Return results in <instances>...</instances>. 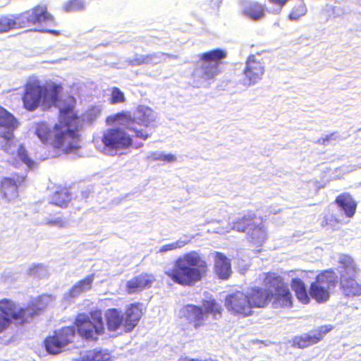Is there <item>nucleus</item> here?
I'll return each mask as SVG.
<instances>
[{
  "mask_svg": "<svg viewBox=\"0 0 361 361\" xmlns=\"http://www.w3.org/2000/svg\"><path fill=\"white\" fill-rule=\"evenodd\" d=\"M143 312L140 304H131L123 314V329L126 332H130L138 324Z\"/></svg>",
  "mask_w": 361,
  "mask_h": 361,
  "instance_id": "nucleus-23",
  "label": "nucleus"
},
{
  "mask_svg": "<svg viewBox=\"0 0 361 361\" xmlns=\"http://www.w3.org/2000/svg\"><path fill=\"white\" fill-rule=\"evenodd\" d=\"M106 150L110 154L126 149L133 144L131 137L122 128H114L106 130L102 137Z\"/></svg>",
  "mask_w": 361,
  "mask_h": 361,
  "instance_id": "nucleus-11",
  "label": "nucleus"
},
{
  "mask_svg": "<svg viewBox=\"0 0 361 361\" xmlns=\"http://www.w3.org/2000/svg\"><path fill=\"white\" fill-rule=\"evenodd\" d=\"M107 327L109 331H116L121 326H123V315L115 308L109 309L105 313Z\"/></svg>",
  "mask_w": 361,
  "mask_h": 361,
  "instance_id": "nucleus-31",
  "label": "nucleus"
},
{
  "mask_svg": "<svg viewBox=\"0 0 361 361\" xmlns=\"http://www.w3.org/2000/svg\"><path fill=\"white\" fill-rule=\"evenodd\" d=\"M155 281L152 274H141L129 280L126 283V291L129 294L142 291L145 288H150Z\"/></svg>",
  "mask_w": 361,
  "mask_h": 361,
  "instance_id": "nucleus-19",
  "label": "nucleus"
},
{
  "mask_svg": "<svg viewBox=\"0 0 361 361\" xmlns=\"http://www.w3.org/2000/svg\"><path fill=\"white\" fill-rule=\"evenodd\" d=\"M321 341V337L316 334H306L302 336L295 337L293 345L300 348H306L310 345L318 343Z\"/></svg>",
  "mask_w": 361,
  "mask_h": 361,
  "instance_id": "nucleus-36",
  "label": "nucleus"
},
{
  "mask_svg": "<svg viewBox=\"0 0 361 361\" xmlns=\"http://www.w3.org/2000/svg\"><path fill=\"white\" fill-rule=\"evenodd\" d=\"M71 200V195L66 190H61L54 192L51 199V203L60 207H66Z\"/></svg>",
  "mask_w": 361,
  "mask_h": 361,
  "instance_id": "nucleus-37",
  "label": "nucleus"
},
{
  "mask_svg": "<svg viewBox=\"0 0 361 361\" xmlns=\"http://www.w3.org/2000/svg\"><path fill=\"white\" fill-rule=\"evenodd\" d=\"M45 224L51 226L63 227L65 225V221L61 218L48 219L45 221Z\"/></svg>",
  "mask_w": 361,
  "mask_h": 361,
  "instance_id": "nucleus-44",
  "label": "nucleus"
},
{
  "mask_svg": "<svg viewBox=\"0 0 361 361\" xmlns=\"http://www.w3.org/2000/svg\"><path fill=\"white\" fill-rule=\"evenodd\" d=\"M255 215L254 214H247L238 217L232 223L229 224L226 228H222L217 231L218 233L225 234L231 230L238 232L246 233L249 228L255 226Z\"/></svg>",
  "mask_w": 361,
  "mask_h": 361,
  "instance_id": "nucleus-21",
  "label": "nucleus"
},
{
  "mask_svg": "<svg viewBox=\"0 0 361 361\" xmlns=\"http://www.w3.org/2000/svg\"><path fill=\"white\" fill-rule=\"evenodd\" d=\"M0 313L11 318L16 325H24L30 322L35 312L31 307H20L13 300L4 298L0 300Z\"/></svg>",
  "mask_w": 361,
  "mask_h": 361,
  "instance_id": "nucleus-12",
  "label": "nucleus"
},
{
  "mask_svg": "<svg viewBox=\"0 0 361 361\" xmlns=\"http://www.w3.org/2000/svg\"><path fill=\"white\" fill-rule=\"evenodd\" d=\"M360 169H361V157L357 158V162L355 164H350V166H347L346 169H344L343 171L346 173H348Z\"/></svg>",
  "mask_w": 361,
  "mask_h": 361,
  "instance_id": "nucleus-47",
  "label": "nucleus"
},
{
  "mask_svg": "<svg viewBox=\"0 0 361 361\" xmlns=\"http://www.w3.org/2000/svg\"><path fill=\"white\" fill-rule=\"evenodd\" d=\"M267 289L263 290L261 288H252L247 291L251 310L253 307H264L270 301V295H273L272 289L269 288V284L265 282Z\"/></svg>",
  "mask_w": 361,
  "mask_h": 361,
  "instance_id": "nucleus-20",
  "label": "nucleus"
},
{
  "mask_svg": "<svg viewBox=\"0 0 361 361\" xmlns=\"http://www.w3.org/2000/svg\"><path fill=\"white\" fill-rule=\"evenodd\" d=\"M227 53L225 50L216 49L200 56L193 71L194 82L198 87H207L220 73L219 65L225 59Z\"/></svg>",
  "mask_w": 361,
  "mask_h": 361,
  "instance_id": "nucleus-5",
  "label": "nucleus"
},
{
  "mask_svg": "<svg viewBox=\"0 0 361 361\" xmlns=\"http://www.w3.org/2000/svg\"><path fill=\"white\" fill-rule=\"evenodd\" d=\"M339 273L341 278L355 277L359 271L354 259L349 255H342L339 257Z\"/></svg>",
  "mask_w": 361,
  "mask_h": 361,
  "instance_id": "nucleus-26",
  "label": "nucleus"
},
{
  "mask_svg": "<svg viewBox=\"0 0 361 361\" xmlns=\"http://www.w3.org/2000/svg\"><path fill=\"white\" fill-rule=\"evenodd\" d=\"M54 300V298L51 295H43L29 303L25 307H31L35 312L30 318V322L50 305Z\"/></svg>",
  "mask_w": 361,
  "mask_h": 361,
  "instance_id": "nucleus-32",
  "label": "nucleus"
},
{
  "mask_svg": "<svg viewBox=\"0 0 361 361\" xmlns=\"http://www.w3.org/2000/svg\"><path fill=\"white\" fill-rule=\"evenodd\" d=\"M332 329L331 325H325L319 327L318 331H315L312 334H316L317 336H320L321 339L324 337L325 334L329 332Z\"/></svg>",
  "mask_w": 361,
  "mask_h": 361,
  "instance_id": "nucleus-45",
  "label": "nucleus"
},
{
  "mask_svg": "<svg viewBox=\"0 0 361 361\" xmlns=\"http://www.w3.org/2000/svg\"><path fill=\"white\" fill-rule=\"evenodd\" d=\"M25 180V176H17L13 178H4L1 180V188L3 196L11 201L18 197V187Z\"/></svg>",
  "mask_w": 361,
  "mask_h": 361,
  "instance_id": "nucleus-22",
  "label": "nucleus"
},
{
  "mask_svg": "<svg viewBox=\"0 0 361 361\" xmlns=\"http://www.w3.org/2000/svg\"><path fill=\"white\" fill-rule=\"evenodd\" d=\"M168 58L177 59V56L163 52L153 53L147 55H136L133 59L129 60V63L133 66L159 63L166 61Z\"/></svg>",
  "mask_w": 361,
  "mask_h": 361,
  "instance_id": "nucleus-25",
  "label": "nucleus"
},
{
  "mask_svg": "<svg viewBox=\"0 0 361 361\" xmlns=\"http://www.w3.org/2000/svg\"><path fill=\"white\" fill-rule=\"evenodd\" d=\"M214 262V271L216 275L222 279H227L232 272L230 260L224 255L216 252Z\"/></svg>",
  "mask_w": 361,
  "mask_h": 361,
  "instance_id": "nucleus-27",
  "label": "nucleus"
},
{
  "mask_svg": "<svg viewBox=\"0 0 361 361\" xmlns=\"http://www.w3.org/2000/svg\"><path fill=\"white\" fill-rule=\"evenodd\" d=\"M336 134L333 133L329 135H326L325 138L322 139V142L319 141V142L323 145H326L331 140H336Z\"/></svg>",
  "mask_w": 361,
  "mask_h": 361,
  "instance_id": "nucleus-49",
  "label": "nucleus"
},
{
  "mask_svg": "<svg viewBox=\"0 0 361 361\" xmlns=\"http://www.w3.org/2000/svg\"><path fill=\"white\" fill-rule=\"evenodd\" d=\"M74 326H66L59 330L54 336L45 341V347L49 354H59L69 343L72 342L75 336Z\"/></svg>",
  "mask_w": 361,
  "mask_h": 361,
  "instance_id": "nucleus-13",
  "label": "nucleus"
},
{
  "mask_svg": "<svg viewBox=\"0 0 361 361\" xmlns=\"http://www.w3.org/2000/svg\"><path fill=\"white\" fill-rule=\"evenodd\" d=\"M243 12L245 16L254 20L262 18L264 15L262 6L257 2L245 3L243 8Z\"/></svg>",
  "mask_w": 361,
  "mask_h": 361,
  "instance_id": "nucleus-34",
  "label": "nucleus"
},
{
  "mask_svg": "<svg viewBox=\"0 0 361 361\" xmlns=\"http://www.w3.org/2000/svg\"><path fill=\"white\" fill-rule=\"evenodd\" d=\"M273 4L275 5V8L271 10L272 13H278L281 11L283 6L287 3L288 0H269Z\"/></svg>",
  "mask_w": 361,
  "mask_h": 361,
  "instance_id": "nucleus-43",
  "label": "nucleus"
},
{
  "mask_svg": "<svg viewBox=\"0 0 361 361\" xmlns=\"http://www.w3.org/2000/svg\"><path fill=\"white\" fill-rule=\"evenodd\" d=\"M337 283V276L332 271H326L317 276L310 286V294L318 302L327 301L330 292Z\"/></svg>",
  "mask_w": 361,
  "mask_h": 361,
  "instance_id": "nucleus-8",
  "label": "nucleus"
},
{
  "mask_svg": "<svg viewBox=\"0 0 361 361\" xmlns=\"http://www.w3.org/2000/svg\"><path fill=\"white\" fill-rule=\"evenodd\" d=\"M225 306L228 312L233 314L247 317L252 313L247 293L237 291L228 295L225 300Z\"/></svg>",
  "mask_w": 361,
  "mask_h": 361,
  "instance_id": "nucleus-14",
  "label": "nucleus"
},
{
  "mask_svg": "<svg viewBox=\"0 0 361 361\" xmlns=\"http://www.w3.org/2000/svg\"><path fill=\"white\" fill-rule=\"evenodd\" d=\"M264 282L267 285L269 284V288L273 290V295H270V300L274 299L273 307L274 308L291 307L292 295L281 276L269 274Z\"/></svg>",
  "mask_w": 361,
  "mask_h": 361,
  "instance_id": "nucleus-10",
  "label": "nucleus"
},
{
  "mask_svg": "<svg viewBox=\"0 0 361 361\" xmlns=\"http://www.w3.org/2000/svg\"><path fill=\"white\" fill-rule=\"evenodd\" d=\"M124 94L117 87H114L111 92V102L112 104H118L124 102Z\"/></svg>",
  "mask_w": 361,
  "mask_h": 361,
  "instance_id": "nucleus-41",
  "label": "nucleus"
},
{
  "mask_svg": "<svg viewBox=\"0 0 361 361\" xmlns=\"http://www.w3.org/2000/svg\"><path fill=\"white\" fill-rule=\"evenodd\" d=\"M12 322L13 321H11V318L0 313V334L6 331L12 324Z\"/></svg>",
  "mask_w": 361,
  "mask_h": 361,
  "instance_id": "nucleus-42",
  "label": "nucleus"
},
{
  "mask_svg": "<svg viewBox=\"0 0 361 361\" xmlns=\"http://www.w3.org/2000/svg\"><path fill=\"white\" fill-rule=\"evenodd\" d=\"M99 112L100 111L98 108H94L88 112L87 116H92V114H94L96 116L97 115L99 114Z\"/></svg>",
  "mask_w": 361,
  "mask_h": 361,
  "instance_id": "nucleus-50",
  "label": "nucleus"
},
{
  "mask_svg": "<svg viewBox=\"0 0 361 361\" xmlns=\"http://www.w3.org/2000/svg\"><path fill=\"white\" fill-rule=\"evenodd\" d=\"M207 271L206 261L198 252L191 251L178 257L165 274L176 283L191 286L200 281Z\"/></svg>",
  "mask_w": 361,
  "mask_h": 361,
  "instance_id": "nucleus-2",
  "label": "nucleus"
},
{
  "mask_svg": "<svg viewBox=\"0 0 361 361\" xmlns=\"http://www.w3.org/2000/svg\"><path fill=\"white\" fill-rule=\"evenodd\" d=\"M192 238L190 236L184 235L175 242L161 246L157 252L164 253L169 251L180 249L189 244L191 242Z\"/></svg>",
  "mask_w": 361,
  "mask_h": 361,
  "instance_id": "nucleus-35",
  "label": "nucleus"
},
{
  "mask_svg": "<svg viewBox=\"0 0 361 361\" xmlns=\"http://www.w3.org/2000/svg\"><path fill=\"white\" fill-rule=\"evenodd\" d=\"M61 90L59 85H43L37 79L29 78L22 98L23 106L29 111H34L39 106L49 108L56 103Z\"/></svg>",
  "mask_w": 361,
  "mask_h": 361,
  "instance_id": "nucleus-3",
  "label": "nucleus"
},
{
  "mask_svg": "<svg viewBox=\"0 0 361 361\" xmlns=\"http://www.w3.org/2000/svg\"><path fill=\"white\" fill-rule=\"evenodd\" d=\"M86 4L83 0H70L63 4V10L66 12L82 11Z\"/></svg>",
  "mask_w": 361,
  "mask_h": 361,
  "instance_id": "nucleus-38",
  "label": "nucleus"
},
{
  "mask_svg": "<svg viewBox=\"0 0 361 361\" xmlns=\"http://www.w3.org/2000/svg\"><path fill=\"white\" fill-rule=\"evenodd\" d=\"M18 127L16 118L4 108L0 106V128L8 130L7 133L1 136V144L4 151L13 156L14 161L19 164V161L31 168L33 161L27 156L26 151L18 142L14 139L12 131Z\"/></svg>",
  "mask_w": 361,
  "mask_h": 361,
  "instance_id": "nucleus-4",
  "label": "nucleus"
},
{
  "mask_svg": "<svg viewBox=\"0 0 361 361\" xmlns=\"http://www.w3.org/2000/svg\"><path fill=\"white\" fill-rule=\"evenodd\" d=\"M111 354L108 349L95 348L81 351L72 361H111Z\"/></svg>",
  "mask_w": 361,
  "mask_h": 361,
  "instance_id": "nucleus-24",
  "label": "nucleus"
},
{
  "mask_svg": "<svg viewBox=\"0 0 361 361\" xmlns=\"http://www.w3.org/2000/svg\"><path fill=\"white\" fill-rule=\"evenodd\" d=\"M307 8L305 4L303 2H300L292 8L288 18L290 20H298L300 18L305 16Z\"/></svg>",
  "mask_w": 361,
  "mask_h": 361,
  "instance_id": "nucleus-39",
  "label": "nucleus"
},
{
  "mask_svg": "<svg viewBox=\"0 0 361 361\" xmlns=\"http://www.w3.org/2000/svg\"><path fill=\"white\" fill-rule=\"evenodd\" d=\"M79 118L71 109L60 111L59 123L51 128L46 123L35 125V134L44 144H49L64 153H70L80 147L78 133Z\"/></svg>",
  "mask_w": 361,
  "mask_h": 361,
  "instance_id": "nucleus-1",
  "label": "nucleus"
},
{
  "mask_svg": "<svg viewBox=\"0 0 361 361\" xmlns=\"http://www.w3.org/2000/svg\"><path fill=\"white\" fill-rule=\"evenodd\" d=\"M75 324L79 335L89 341H97L104 333L102 313L100 310L92 311L90 315L82 313L78 315Z\"/></svg>",
  "mask_w": 361,
  "mask_h": 361,
  "instance_id": "nucleus-7",
  "label": "nucleus"
},
{
  "mask_svg": "<svg viewBox=\"0 0 361 361\" xmlns=\"http://www.w3.org/2000/svg\"><path fill=\"white\" fill-rule=\"evenodd\" d=\"M48 32H51V33H56V31H54V30H49Z\"/></svg>",
  "mask_w": 361,
  "mask_h": 361,
  "instance_id": "nucleus-51",
  "label": "nucleus"
},
{
  "mask_svg": "<svg viewBox=\"0 0 361 361\" xmlns=\"http://www.w3.org/2000/svg\"><path fill=\"white\" fill-rule=\"evenodd\" d=\"M176 157L174 154H168L164 155V160L163 161L167 162V163H172L175 162L176 161Z\"/></svg>",
  "mask_w": 361,
  "mask_h": 361,
  "instance_id": "nucleus-48",
  "label": "nucleus"
},
{
  "mask_svg": "<svg viewBox=\"0 0 361 361\" xmlns=\"http://www.w3.org/2000/svg\"><path fill=\"white\" fill-rule=\"evenodd\" d=\"M164 154L161 152H152L149 154L147 159L152 161H162L164 160Z\"/></svg>",
  "mask_w": 361,
  "mask_h": 361,
  "instance_id": "nucleus-46",
  "label": "nucleus"
},
{
  "mask_svg": "<svg viewBox=\"0 0 361 361\" xmlns=\"http://www.w3.org/2000/svg\"><path fill=\"white\" fill-rule=\"evenodd\" d=\"M47 269L42 264H37L30 267L27 269V274L37 278H42L47 276Z\"/></svg>",
  "mask_w": 361,
  "mask_h": 361,
  "instance_id": "nucleus-40",
  "label": "nucleus"
},
{
  "mask_svg": "<svg viewBox=\"0 0 361 361\" xmlns=\"http://www.w3.org/2000/svg\"><path fill=\"white\" fill-rule=\"evenodd\" d=\"M336 202L346 216L350 218L354 216L357 203L349 194L344 193L338 196Z\"/></svg>",
  "mask_w": 361,
  "mask_h": 361,
  "instance_id": "nucleus-28",
  "label": "nucleus"
},
{
  "mask_svg": "<svg viewBox=\"0 0 361 361\" xmlns=\"http://www.w3.org/2000/svg\"><path fill=\"white\" fill-rule=\"evenodd\" d=\"M106 122L109 125L116 123L120 126H126L129 130L134 132L137 137L144 140H146L150 137V134H149L146 130H138L133 126V118L128 113L122 112L109 116L106 119Z\"/></svg>",
  "mask_w": 361,
  "mask_h": 361,
  "instance_id": "nucleus-16",
  "label": "nucleus"
},
{
  "mask_svg": "<svg viewBox=\"0 0 361 361\" xmlns=\"http://www.w3.org/2000/svg\"><path fill=\"white\" fill-rule=\"evenodd\" d=\"M264 72V65L259 56H250L247 58L244 69V75L245 76L244 84L247 86L257 84L262 79Z\"/></svg>",
  "mask_w": 361,
  "mask_h": 361,
  "instance_id": "nucleus-15",
  "label": "nucleus"
},
{
  "mask_svg": "<svg viewBox=\"0 0 361 361\" xmlns=\"http://www.w3.org/2000/svg\"><path fill=\"white\" fill-rule=\"evenodd\" d=\"M94 279V274H91L77 282L69 290V296L71 298H76L90 290L92 288Z\"/></svg>",
  "mask_w": 361,
  "mask_h": 361,
  "instance_id": "nucleus-33",
  "label": "nucleus"
},
{
  "mask_svg": "<svg viewBox=\"0 0 361 361\" xmlns=\"http://www.w3.org/2000/svg\"><path fill=\"white\" fill-rule=\"evenodd\" d=\"M52 21L51 16L47 13L45 6H37L18 15L2 16L0 17V33H4L16 28L27 27L36 23H47Z\"/></svg>",
  "mask_w": 361,
  "mask_h": 361,
  "instance_id": "nucleus-6",
  "label": "nucleus"
},
{
  "mask_svg": "<svg viewBox=\"0 0 361 361\" xmlns=\"http://www.w3.org/2000/svg\"><path fill=\"white\" fill-rule=\"evenodd\" d=\"M288 275L292 278L291 288L295 293L297 298L303 304H307L310 301L304 282L298 277H304L306 272L303 270H292Z\"/></svg>",
  "mask_w": 361,
  "mask_h": 361,
  "instance_id": "nucleus-18",
  "label": "nucleus"
},
{
  "mask_svg": "<svg viewBox=\"0 0 361 361\" xmlns=\"http://www.w3.org/2000/svg\"><path fill=\"white\" fill-rule=\"evenodd\" d=\"M157 118V113L151 108L140 105L137 106L136 111L133 114V126L135 124L144 126L146 128H155L154 123Z\"/></svg>",
  "mask_w": 361,
  "mask_h": 361,
  "instance_id": "nucleus-17",
  "label": "nucleus"
},
{
  "mask_svg": "<svg viewBox=\"0 0 361 361\" xmlns=\"http://www.w3.org/2000/svg\"><path fill=\"white\" fill-rule=\"evenodd\" d=\"M221 306L214 300L204 301L202 307L194 305H188L184 307L185 316L190 321L195 323L196 328L207 319L208 314H212L215 319H218L221 317Z\"/></svg>",
  "mask_w": 361,
  "mask_h": 361,
  "instance_id": "nucleus-9",
  "label": "nucleus"
},
{
  "mask_svg": "<svg viewBox=\"0 0 361 361\" xmlns=\"http://www.w3.org/2000/svg\"><path fill=\"white\" fill-rule=\"evenodd\" d=\"M249 241L257 246H261L267 239V232L264 226L255 221V226L246 231Z\"/></svg>",
  "mask_w": 361,
  "mask_h": 361,
  "instance_id": "nucleus-29",
  "label": "nucleus"
},
{
  "mask_svg": "<svg viewBox=\"0 0 361 361\" xmlns=\"http://www.w3.org/2000/svg\"><path fill=\"white\" fill-rule=\"evenodd\" d=\"M341 286L345 296L355 297L361 295V285L355 280V277L341 278Z\"/></svg>",
  "mask_w": 361,
  "mask_h": 361,
  "instance_id": "nucleus-30",
  "label": "nucleus"
}]
</instances>
